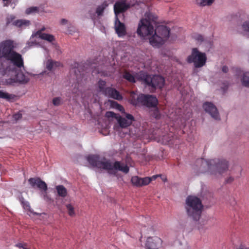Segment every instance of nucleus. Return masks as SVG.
Listing matches in <instances>:
<instances>
[{"instance_id":"obj_1","label":"nucleus","mask_w":249,"mask_h":249,"mask_svg":"<svg viewBox=\"0 0 249 249\" xmlns=\"http://www.w3.org/2000/svg\"><path fill=\"white\" fill-rule=\"evenodd\" d=\"M196 169L199 173L209 172L211 175L217 176L222 175L228 171L229 163L224 159H213L206 160L204 159H197L196 162Z\"/></svg>"},{"instance_id":"obj_2","label":"nucleus","mask_w":249,"mask_h":249,"mask_svg":"<svg viewBox=\"0 0 249 249\" xmlns=\"http://www.w3.org/2000/svg\"><path fill=\"white\" fill-rule=\"evenodd\" d=\"M14 41L6 40L0 43V59L3 58L9 64L18 68L24 67V62L22 55L14 50Z\"/></svg>"},{"instance_id":"obj_3","label":"nucleus","mask_w":249,"mask_h":249,"mask_svg":"<svg viewBox=\"0 0 249 249\" xmlns=\"http://www.w3.org/2000/svg\"><path fill=\"white\" fill-rule=\"evenodd\" d=\"M15 67L6 61L1 63L0 75L4 77V84L13 85L17 83H27L29 80L28 77L21 71L17 72Z\"/></svg>"},{"instance_id":"obj_4","label":"nucleus","mask_w":249,"mask_h":249,"mask_svg":"<svg viewBox=\"0 0 249 249\" xmlns=\"http://www.w3.org/2000/svg\"><path fill=\"white\" fill-rule=\"evenodd\" d=\"M87 160L89 163L93 167L100 169H104L107 171L110 175L115 176L117 175V171H122L125 174L129 172V168L126 165H124L120 161H116L113 164L109 160L102 161L100 160V157L97 155H89Z\"/></svg>"},{"instance_id":"obj_5","label":"nucleus","mask_w":249,"mask_h":249,"mask_svg":"<svg viewBox=\"0 0 249 249\" xmlns=\"http://www.w3.org/2000/svg\"><path fill=\"white\" fill-rule=\"evenodd\" d=\"M137 78L139 81L152 93L155 92L157 89H162L165 84V80L162 76L150 75L142 71H140Z\"/></svg>"},{"instance_id":"obj_6","label":"nucleus","mask_w":249,"mask_h":249,"mask_svg":"<svg viewBox=\"0 0 249 249\" xmlns=\"http://www.w3.org/2000/svg\"><path fill=\"white\" fill-rule=\"evenodd\" d=\"M203 208L201 201L198 197L191 196L187 197L185 204L186 213L188 216L193 220H199Z\"/></svg>"},{"instance_id":"obj_7","label":"nucleus","mask_w":249,"mask_h":249,"mask_svg":"<svg viewBox=\"0 0 249 249\" xmlns=\"http://www.w3.org/2000/svg\"><path fill=\"white\" fill-rule=\"evenodd\" d=\"M129 102L135 106H145L147 107H157L158 101L156 97L153 95L137 94L132 92L129 97Z\"/></svg>"},{"instance_id":"obj_8","label":"nucleus","mask_w":249,"mask_h":249,"mask_svg":"<svg viewBox=\"0 0 249 249\" xmlns=\"http://www.w3.org/2000/svg\"><path fill=\"white\" fill-rule=\"evenodd\" d=\"M154 32L155 34L149 38V42L153 47L159 48L168 40L170 29L166 26L160 25Z\"/></svg>"},{"instance_id":"obj_9","label":"nucleus","mask_w":249,"mask_h":249,"mask_svg":"<svg viewBox=\"0 0 249 249\" xmlns=\"http://www.w3.org/2000/svg\"><path fill=\"white\" fill-rule=\"evenodd\" d=\"M207 60L206 55L200 52L196 48L192 49L191 54L187 58L188 63H193L195 68H201L204 66Z\"/></svg>"},{"instance_id":"obj_10","label":"nucleus","mask_w":249,"mask_h":249,"mask_svg":"<svg viewBox=\"0 0 249 249\" xmlns=\"http://www.w3.org/2000/svg\"><path fill=\"white\" fill-rule=\"evenodd\" d=\"M153 25L146 19H141L137 29V34L142 36L151 35L154 33Z\"/></svg>"},{"instance_id":"obj_11","label":"nucleus","mask_w":249,"mask_h":249,"mask_svg":"<svg viewBox=\"0 0 249 249\" xmlns=\"http://www.w3.org/2000/svg\"><path fill=\"white\" fill-rule=\"evenodd\" d=\"M74 65L75 67L71 70V72L74 73L76 77V82L74 84V87L72 89V94H74L75 96L76 95L78 94V92L79 91V86H81L82 84L84 83V82L82 81V79H83L84 77L83 74L78 69V64L75 63Z\"/></svg>"},{"instance_id":"obj_12","label":"nucleus","mask_w":249,"mask_h":249,"mask_svg":"<svg viewBox=\"0 0 249 249\" xmlns=\"http://www.w3.org/2000/svg\"><path fill=\"white\" fill-rule=\"evenodd\" d=\"M28 182L32 188L37 187L40 190L44 192H46L48 189L46 183L39 178H30L29 179Z\"/></svg>"},{"instance_id":"obj_13","label":"nucleus","mask_w":249,"mask_h":249,"mask_svg":"<svg viewBox=\"0 0 249 249\" xmlns=\"http://www.w3.org/2000/svg\"><path fill=\"white\" fill-rule=\"evenodd\" d=\"M203 107L205 111L208 113L215 120H219V115L216 107L211 102H205Z\"/></svg>"},{"instance_id":"obj_14","label":"nucleus","mask_w":249,"mask_h":249,"mask_svg":"<svg viewBox=\"0 0 249 249\" xmlns=\"http://www.w3.org/2000/svg\"><path fill=\"white\" fill-rule=\"evenodd\" d=\"M129 7L130 5L127 3L125 0H122L116 2L114 5L115 18L118 17V15L125 12Z\"/></svg>"},{"instance_id":"obj_15","label":"nucleus","mask_w":249,"mask_h":249,"mask_svg":"<svg viewBox=\"0 0 249 249\" xmlns=\"http://www.w3.org/2000/svg\"><path fill=\"white\" fill-rule=\"evenodd\" d=\"M124 116V117L119 116L117 119L118 123L122 128H126L129 126L134 121V117L132 115L125 113Z\"/></svg>"},{"instance_id":"obj_16","label":"nucleus","mask_w":249,"mask_h":249,"mask_svg":"<svg viewBox=\"0 0 249 249\" xmlns=\"http://www.w3.org/2000/svg\"><path fill=\"white\" fill-rule=\"evenodd\" d=\"M161 243L160 238L157 236L149 237L147 239L145 247L147 249H157Z\"/></svg>"},{"instance_id":"obj_17","label":"nucleus","mask_w":249,"mask_h":249,"mask_svg":"<svg viewBox=\"0 0 249 249\" xmlns=\"http://www.w3.org/2000/svg\"><path fill=\"white\" fill-rule=\"evenodd\" d=\"M151 181V178L148 177L141 178L138 176L132 177L131 179V183L133 185L137 187L148 185Z\"/></svg>"},{"instance_id":"obj_18","label":"nucleus","mask_w":249,"mask_h":249,"mask_svg":"<svg viewBox=\"0 0 249 249\" xmlns=\"http://www.w3.org/2000/svg\"><path fill=\"white\" fill-rule=\"evenodd\" d=\"M115 30L116 34L119 37H123L126 35V31L125 25L122 23L118 17L115 18Z\"/></svg>"},{"instance_id":"obj_19","label":"nucleus","mask_w":249,"mask_h":249,"mask_svg":"<svg viewBox=\"0 0 249 249\" xmlns=\"http://www.w3.org/2000/svg\"><path fill=\"white\" fill-rule=\"evenodd\" d=\"M104 95L109 98H111L119 101L123 99V96L120 93L115 89L111 87L107 88L106 92H105Z\"/></svg>"},{"instance_id":"obj_20","label":"nucleus","mask_w":249,"mask_h":249,"mask_svg":"<svg viewBox=\"0 0 249 249\" xmlns=\"http://www.w3.org/2000/svg\"><path fill=\"white\" fill-rule=\"evenodd\" d=\"M140 74L139 72L136 73L135 75L131 73L130 72L125 71L123 74V77L124 79L126 80L130 83H135L136 81H139V79L137 77L139 74Z\"/></svg>"},{"instance_id":"obj_21","label":"nucleus","mask_w":249,"mask_h":249,"mask_svg":"<svg viewBox=\"0 0 249 249\" xmlns=\"http://www.w3.org/2000/svg\"><path fill=\"white\" fill-rule=\"evenodd\" d=\"M60 66L61 63L60 62L53 61L52 59H49L46 62V68L48 71H53Z\"/></svg>"},{"instance_id":"obj_22","label":"nucleus","mask_w":249,"mask_h":249,"mask_svg":"<svg viewBox=\"0 0 249 249\" xmlns=\"http://www.w3.org/2000/svg\"><path fill=\"white\" fill-rule=\"evenodd\" d=\"M30 21L25 19H18L13 22V25L18 27H26L29 26Z\"/></svg>"},{"instance_id":"obj_23","label":"nucleus","mask_w":249,"mask_h":249,"mask_svg":"<svg viewBox=\"0 0 249 249\" xmlns=\"http://www.w3.org/2000/svg\"><path fill=\"white\" fill-rule=\"evenodd\" d=\"M108 6L107 1H104L101 5L97 6L96 9L95 13L98 17L103 15L104 10Z\"/></svg>"},{"instance_id":"obj_24","label":"nucleus","mask_w":249,"mask_h":249,"mask_svg":"<svg viewBox=\"0 0 249 249\" xmlns=\"http://www.w3.org/2000/svg\"><path fill=\"white\" fill-rule=\"evenodd\" d=\"M16 96L14 94H10L7 92L0 90V98L5 99L7 101H11L14 100L16 98Z\"/></svg>"},{"instance_id":"obj_25","label":"nucleus","mask_w":249,"mask_h":249,"mask_svg":"<svg viewBox=\"0 0 249 249\" xmlns=\"http://www.w3.org/2000/svg\"><path fill=\"white\" fill-rule=\"evenodd\" d=\"M58 195L62 197H65L67 195V190L63 185H58L56 186Z\"/></svg>"},{"instance_id":"obj_26","label":"nucleus","mask_w":249,"mask_h":249,"mask_svg":"<svg viewBox=\"0 0 249 249\" xmlns=\"http://www.w3.org/2000/svg\"><path fill=\"white\" fill-rule=\"evenodd\" d=\"M142 19H146L153 25L156 22L157 17L150 12H146L145 18Z\"/></svg>"},{"instance_id":"obj_27","label":"nucleus","mask_w":249,"mask_h":249,"mask_svg":"<svg viewBox=\"0 0 249 249\" xmlns=\"http://www.w3.org/2000/svg\"><path fill=\"white\" fill-rule=\"evenodd\" d=\"M39 37L49 42H52L55 40L54 36L53 35L48 34H41Z\"/></svg>"},{"instance_id":"obj_28","label":"nucleus","mask_w":249,"mask_h":249,"mask_svg":"<svg viewBox=\"0 0 249 249\" xmlns=\"http://www.w3.org/2000/svg\"><path fill=\"white\" fill-rule=\"evenodd\" d=\"M106 82L103 80H100L98 83V88L99 91L101 92L103 94L106 92L107 88H106Z\"/></svg>"},{"instance_id":"obj_29","label":"nucleus","mask_w":249,"mask_h":249,"mask_svg":"<svg viewBox=\"0 0 249 249\" xmlns=\"http://www.w3.org/2000/svg\"><path fill=\"white\" fill-rule=\"evenodd\" d=\"M242 82L243 85L249 87V72H246L243 73Z\"/></svg>"},{"instance_id":"obj_30","label":"nucleus","mask_w":249,"mask_h":249,"mask_svg":"<svg viewBox=\"0 0 249 249\" xmlns=\"http://www.w3.org/2000/svg\"><path fill=\"white\" fill-rule=\"evenodd\" d=\"M214 0H196L197 4L200 6L211 5Z\"/></svg>"},{"instance_id":"obj_31","label":"nucleus","mask_w":249,"mask_h":249,"mask_svg":"<svg viewBox=\"0 0 249 249\" xmlns=\"http://www.w3.org/2000/svg\"><path fill=\"white\" fill-rule=\"evenodd\" d=\"M68 214L71 217L75 215V213L74 211V208L71 204H67L66 205Z\"/></svg>"},{"instance_id":"obj_32","label":"nucleus","mask_w":249,"mask_h":249,"mask_svg":"<svg viewBox=\"0 0 249 249\" xmlns=\"http://www.w3.org/2000/svg\"><path fill=\"white\" fill-rule=\"evenodd\" d=\"M39 12V8L36 6L30 7L26 10L25 13L27 15L36 13Z\"/></svg>"},{"instance_id":"obj_33","label":"nucleus","mask_w":249,"mask_h":249,"mask_svg":"<svg viewBox=\"0 0 249 249\" xmlns=\"http://www.w3.org/2000/svg\"><path fill=\"white\" fill-rule=\"evenodd\" d=\"M112 105L114 107L121 111L122 113H124V115L126 113L125 112L124 108L122 105L118 104L116 102H113Z\"/></svg>"},{"instance_id":"obj_34","label":"nucleus","mask_w":249,"mask_h":249,"mask_svg":"<svg viewBox=\"0 0 249 249\" xmlns=\"http://www.w3.org/2000/svg\"><path fill=\"white\" fill-rule=\"evenodd\" d=\"M20 201L24 209H28V208L30 207L29 203L28 202L24 200V199L23 197H21L20 199Z\"/></svg>"},{"instance_id":"obj_35","label":"nucleus","mask_w":249,"mask_h":249,"mask_svg":"<svg viewBox=\"0 0 249 249\" xmlns=\"http://www.w3.org/2000/svg\"><path fill=\"white\" fill-rule=\"evenodd\" d=\"M53 105L58 106L61 104V99L60 97H55L53 99Z\"/></svg>"},{"instance_id":"obj_36","label":"nucleus","mask_w":249,"mask_h":249,"mask_svg":"<svg viewBox=\"0 0 249 249\" xmlns=\"http://www.w3.org/2000/svg\"><path fill=\"white\" fill-rule=\"evenodd\" d=\"M106 116L107 117H112L115 118L117 120L118 118V117L116 116V114L112 111H107L106 113Z\"/></svg>"},{"instance_id":"obj_37","label":"nucleus","mask_w":249,"mask_h":249,"mask_svg":"<svg viewBox=\"0 0 249 249\" xmlns=\"http://www.w3.org/2000/svg\"><path fill=\"white\" fill-rule=\"evenodd\" d=\"M15 19V17L13 15H11L6 18V25L8 26Z\"/></svg>"},{"instance_id":"obj_38","label":"nucleus","mask_w":249,"mask_h":249,"mask_svg":"<svg viewBox=\"0 0 249 249\" xmlns=\"http://www.w3.org/2000/svg\"><path fill=\"white\" fill-rule=\"evenodd\" d=\"M194 38L198 42H202L203 41V37L201 35H195Z\"/></svg>"},{"instance_id":"obj_39","label":"nucleus","mask_w":249,"mask_h":249,"mask_svg":"<svg viewBox=\"0 0 249 249\" xmlns=\"http://www.w3.org/2000/svg\"><path fill=\"white\" fill-rule=\"evenodd\" d=\"M22 117V114L21 113H20L19 112L17 113H15L13 115V118L16 120V121H18V120L19 119H20V118H21Z\"/></svg>"},{"instance_id":"obj_40","label":"nucleus","mask_w":249,"mask_h":249,"mask_svg":"<svg viewBox=\"0 0 249 249\" xmlns=\"http://www.w3.org/2000/svg\"><path fill=\"white\" fill-rule=\"evenodd\" d=\"M45 30V27L42 28L41 29L38 30L36 32V35L38 36L39 37L41 34H44V33H42V32L44 31Z\"/></svg>"},{"instance_id":"obj_41","label":"nucleus","mask_w":249,"mask_h":249,"mask_svg":"<svg viewBox=\"0 0 249 249\" xmlns=\"http://www.w3.org/2000/svg\"><path fill=\"white\" fill-rule=\"evenodd\" d=\"M233 180H234V178L233 177H229L226 179L225 182L226 183H231L232 182H233Z\"/></svg>"},{"instance_id":"obj_42","label":"nucleus","mask_w":249,"mask_h":249,"mask_svg":"<svg viewBox=\"0 0 249 249\" xmlns=\"http://www.w3.org/2000/svg\"><path fill=\"white\" fill-rule=\"evenodd\" d=\"M16 246L20 248V249H22V248H25V247H26L27 244H26V243H24V244L18 243V244H16Z\"/></svg>"},{"instance_id":"obj_43","label":"nucleus","mask_w":249,"mask_h":249,"mask_svg":"<svg viewBox=\"0 0 249 249\" xmlns=\"http://www.w3.org/2000/svg\"><path fill=\"white\" fill-rule=\"evenodd\" d=\"M228 68L226 66H224L222 68V71L223 72L226 73L228 71Z\"/></svg>"},{"instance_id":"obj_44","label":"nucleus","mask_w":249,"mask_h":249,"mask_svg":"<svg viewBox=\"0 0 249 249\" xmlns=\"http://www.w3.org/2000/svg\"><path fill=\"white\" fill-rule=\"evenodd\" d=\"M68 20L64 18L62 19L60 21L61 24L63 25L66 24Z\"/></svg>"},{"instance_id":"obj_45","label":"nucleus","mask_w":249,"mask_h":249,"mask_svg":"<svg viewBox=\"0 0 249 249\" xmlns=\"http://www.w3.org/2000/svg\"><path fill=\"white\" fill-rule=\"evenodd\" d=\"M9 4V0L5 1H4L3 6L7 7V6H8Z\"/></svg>"},{"instance_id":"obj_46","label":"nucleus","mask_w":249,"mask_h":249,"mask_svg":"<svg viewBox=\"0 0 249 249\" xmlns=\"http://www.w3.org/2000/svg\"><path fill=\"white\" fill-rule=\"evenodd\" d=\"M160 176V175L154 176L152 177V178H154V179H155L157 177H159Z\"/></svg>"},{"instance_id":"obj_47","label":"nucleus","mask_w":249,"mask_h":249,"mask_svg":"<svg viewBox=\"0 0 249 249\" xmlns=\"http://www.w3.org/2000/svg\"><path fill=\"white\" fill-rule=\"evenodd\" d=\"M162 180L163 181L165 182L167 181V179L166 178H163Z\"/></svg>"},{"instance_id":"obj_48","label":"nucleus","mask_w":249,"mask_h":249,"mask_svg":"<svg viewBox=\"0 0 249 249\" xmlns=\"http://www.w3.org/2000/svg\"><path fill=\"white\" fill-rule=\"evenodd\" d=\"M29 249L27 248L26 247H25V248H22V249Z\"/></svg>"},{"instance_id":"obj_49","label":"nucleus","mask_w":249,"mask_h":249,"mask_svg":"<svg viewBox=\"0 0 249 249\" xmlns=\"http://www.w3.org/2000/svg\"><path fill=\"white\" fill-rule=\"evenodd\" d=\"M237 249H249V248H246V249H243V248H238Z\"/></svg>"}]
</instances>
